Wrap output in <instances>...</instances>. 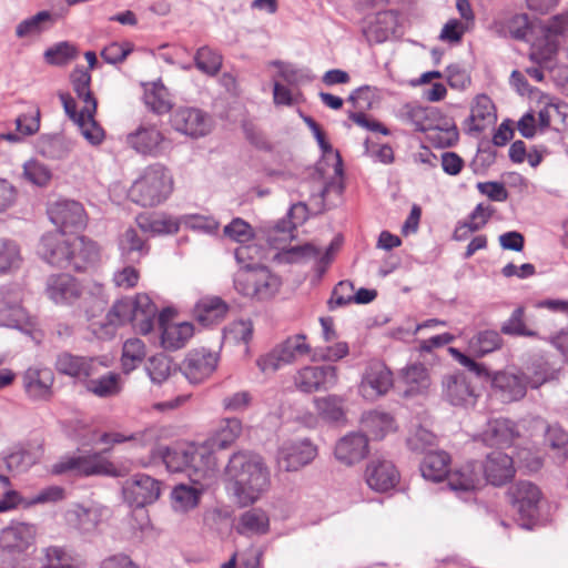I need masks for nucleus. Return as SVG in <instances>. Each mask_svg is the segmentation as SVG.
<instances>
[{"label": "nucleus", "instance_id": "nucleus-1", "mask_svg": "<svg viewBox=\"0 0 568 568\" xmlns=\"http://www.w3.org/2000/svg\"><path fill=\"white\" fill-rule=\"evenodd\" d=\"M151 460L162 462L171 473H186L191 483L211 480L217 469L213 453L193 444L155 445L151 449Z\"/></svg>", "mask_w": 568, "mask_h": 568}, {"label": "nucleus", "instance_id": "nucleus-2", "mask_svg": "<svg viewBox=\"0 0 568 568\" xmlns=\"http://www.w3.org/2000/svg\"><path fill=\"white\" fill-rule=\"evenodd\" d=\"M225 474L233 481L234 495L242 506L257 500L271 484L263 458L250 452L234 453L229 459Z\"/></svg>", "mask_w": 568, "mask_h": 568}, {"label": "nucleus", "instance_id": "nucleus-3", "mask_svg": "<svg viewBox=\"0 0 568 568\" xmlns=\"http://www.w3.org/2000/svg\"><path fill=\"white\" fill-rule=\"evenodd\" d=\"M173 190L170 171L160 163L146 166L129 190L132 202L153 207L164 202Z\"/></svg>", "mask_w": 568, "mask_h": 568}, {"label": "nucleus", "instance_id": "nucleus-4", "mask_svg": "<svg viewBox=\"0 0 568 568\" xmlns=\"http://www.w3.org/2000/svg\"><path fill=\"white\" fill-rule=\"evenodd\" d=\"M158 308L146 294H138L134 298L118 300L106 314V323L112 326H122L132 323L142 334L153 329Z\"/></svg>", "mask_w": 568, "mask_h": 568}, {"label": "nucleus", "instance_id": "nucleus-5", "mask_svg": "<svg viewBox=\"0 0 568 568\" xmlns=\"http://www.w3.org/2000/svg\"><path fill=\"white\" fill-rule=\"evenodd\" d=\"M47 293L54 303L71 304L84 295L92 297V308L87 310L88 318L95 315V312L102 311L105 304L103 296V286L98 283H91L81 286L78 281L69 274L52 275L48 280Z\"/></svg>", "mask_w": 568, "mask_h": 568}, {"label": "nucleus", "instance_id": "nucleus-6", "mask_svg": "<svg viewBox=\"0 0 568 568\" xmlns=\"http://www.w3.org/2000/svg\"><path fill=\"white\" fill-rule=\"evenodd\" d=\"M109 452L110 448H105L102 452L64 456L53 465L52 471L57 475L74 473L81 476H122L123 473L103 456Z\"/></svg>", "mask_w": 568, "mask_h": 568}, {"label": "nucleus", "instance_id": "nucleus-7", "mask_svg": "<svg viewBox=\"0 0 568 568\" xmlns=\"http://www.w3.org/2000/svg\"><path fill=\"white\" fill-rule=\"evenodd\" d=\"M507 496L517 514L518 525L525 529H531L539 517L541 491L538 486L520 480L508 488Z\"/></svg>", "mask_w": 568, "mask_h": 568}, {"label": "nucleus", "instance_id": "nucleus-8", "mask_svg": "<svg viewBox=\"0 0 568 568\" xmlns=\"http://www.w3.org/2000/svg\"><path fill=\"white\" fill-rule=\"evenodd\" d=\"M0 326L29 332L32 326L22 306V291L17 284L0 286Z\"/></svg>", "mask_w": 568, "mask_h": 568}, {"label": "nucleus", "instance_id": "nucleus-9", "mask_svg": "<svg viewBox=\"0 0 568 568\" xmlns=\"http://www.w3.org/2000/svg\"><path fill=\"white\" fill-rule=\"evenodd\" d=\"M310 353L311 346L306 343V336L304 334H296L287 337L265 356L260 357L256 364L263 373L275 372Z\"/></svg>", "mask_w": 568, "mask_h": 568}, {"label": "nucleus", "instance_id": "nucleus-10", "mask_svg": "<svg viewBox=\"0 0 568 568\" xmlns=\"http://www.w3.org/2000/svg\"><path fill=\"white\" fill-rule=\"evenodd\" d=\"M122 494L131 507L142 508L159 499L161 481L146 474H135L124 481Z\"/></svg>", "mask_w": 568, "mask_h": 568}, {"label": "nucleus", "instance_id": "nucleus-11", "mask_svg": "<svg viewBox=\"0 0 568 568\" xmlns=\"http://www.w3.org/2000/svg\"><path fill=\"white\" fill-rule=\"evenodd\" d=\"M64 112L78 126L82 136L91 144H100L104 138L103 129L94 120L97 111H90L84 103L81 111L77 109L75 100L69 93H59Z\"/></svg>", "mask_w": 568, "mask_h": 568}, {"label": "nucleus", "instance_id": "nucleus-12", "mask_svg": "<svg viewBox=\"0 0 568 568\" xmlns=\"http://www.w3.org/2000/svg\"><path fill=\"white\" fill-rule=\"evenodd\" d=\"M338 381L337 368L331 365L305 366L294 376L296 388L303 393L325 392Z\"/></svg>", "mask_w": 568, "mask_h": 568}, {"label": "nucleus", "instance_id": "nucleus-13", "mask_svg": "<svg viewBox=\"0 0 568 568\" xmlns=\"http://www.w3.org/2000/svg\"><path fill=\"white\" fill-rule=\"evenodd\" d=\"M219 355L205 348L190 351L180 365L181 373L191 384L205 381L216 369Z\"/></svg>", "mask_w": 568, "mask_h": 568}, {"label": "nucleus", "instance_id": "nucleus-14", "mask_svg": "<svg viewBox=\"0 0 568 568\" xmlns=\"http://www.w3.org/2000/svg\"><path fill=\"white\" fill-rule=\"evenodd\" d=\"M126 142L143 155L160 156L171 149V142L154 125L139 126L128 135Z\"/></svg>", "mask_w": 568, "mask_h": 568}, {"label": "nucleus", "instance_id": "nucleus-15", "mask_svg": "<svg viewBox=\"0 0 568 568\" xmlns=\"http://www.w3.org/2000/svg\"><path fill=\"white\" fill-rule=\"evenodd\" d=\"M317 456V448L308 439L284 443L277 453L278 467L285 471H296L308 465Z\"/></svg>", "mask_w": 568, "mask_h": 568}, {"label": "nucleus", "instance_id": "nucleus-16", "mask_svg": "<svg viewBox=\"0 0 568 568\" xmlns=\"http://www.w3.org/2000/svg\"><path fill=\"white\" fill-rule=\"evenodd\" d=\"M72 240H67L63 234L48 233L41 237L38 253L48 264L57 267H70L72 255Z\"/></svg>", "mask_w": 568, "mask_h": 568}, {"label": "nucleus", "instance_id": "nucleus-17", "mask_svg": "<svg viewBox=\"0 0 568 568\" xmlns=\"http://www.w3.org/2000/svg\"><path fill=\"white\" fill-rule=\"evenodd\" d=\"M102 366L104 364L98 357L79 356L68 352L59 354L55 361L59 373L80 382H85L98 374Z\"/></svg>", "mask_w": 568, "mask_h": 568}, {"label": "nucleus", "instance_id": "nucleus-18", "mask_svg": "<svg viewBox=\"0 0 568 568\" xmlns=\"http://www.w3.org/2000/svg\"><path fill=\"white\" fill-rule=\"evenodd\" d=\"M171 122L176 131L193 138L203 136L211 129L209 115L192 106L178 108L172 114Z\"/></svg>", "mask_w": 568, "mask_h": 568}, {"label": "nucleus", "instance_id": "nucleus-19", "mask_svg": "<svg viewBox=\"0 0 568 568\" xmlns=\"http://www.w3.org/2000/svg\"><path fill=\"white\" fill-rule=\"evenodd\" d=\"M443 395L454 406L474 405L477 397L471 379L464 372L444 376Z\"/></svg>", "mask_w": 568, "mask_h": 568}, {"label": "nucleus", "instance_id": "nucleus-20", "mask_svg": "<svg viewBox=\"0 0 568 568\" xmlns=\"http://www.w3.org/2000/svg\"><path fill=\"white\" fill-rule=\"evenodd\" d=\"M392 386V372L383 363L374 362L367 366L358 389L364 398L374 400L385 395Z\"/></svg>", "mask_w": 568, "mask_h": 568}, {"label": "nucleus", "instance_id": "nucleus-21", "mask_svg": "<svg viewBox=\"0 0 568 568\" xmlns=\"http://www.w3.org/2000/svg\"><path fill=\"white\" fill-rule=\"evenodd\" d=\"M51 222L64 232L79 230L85 225V212L81 203L73 200H60L48 210Z\"/></svg>", "mask_w": 568, "mask_h": 568}, {"label": "nucleus", "instance_id": "nucleus-22", "mask_svg": "<svg viewBox=\"0 0 568 568\" xmlns=\"http://www.w3.org/2000/svg\"><path fill=\"white\" fill-rule=\"evenodd\" d=\"M36 528L26 523H12L3 528L0 535V545L3 550L12 555L26 552L33 546Z\"/></svg>", "mask_w": 568, "mask_h": 568}, {"label": "nucleus", "instance_id": "nucleus-23", "mask_svg": "<svg viewBox=\"0 0 568 568\" xmlns=\"http://www.w3.org/2000/svg\"><path fill=\"white\" fill-rule=\"evenodd\" d=\"M23 388L32 400H48L52 395L54 374L48 367H29L23 376Z\"/></svg>", "mask_w": 568, "mask_h": 568}, {"label": "nucleus", "instance_id": "nucleus-24", "mask_svg": "<svg viewBox=\"0 0 568 568\" xmlns=\"http://www.w3.org/2000/svg\"><path fill=\"white\" fill-rule=\"evenodd\" d=\"M335 457L346 466L363 460L368 454V438L363 433H349L335 445Z\"/></svg>", "mask_w": 568, "mask_h": 568}, {"label": "nucleus", "instance_id": "nucleus-25", "mask_svg": "<svg viewBox=\"0 0 568 568\" xmlns=\"http://www.w3.org/2000/svg\"><path fill=\"white\" fill-rule=\"evenodd\" d=\"M367 485L376 491H387L399 481V473L390 460L373 459L365 471Z\"/></svg>", "mask_w": 568, "mask_h": 568}, {"label": "nucleus", "instance_id": "nucleus-26", "mask_svg": "<svg viewBox=\"0 0 568 568\" xmlns=\"http://www.w3.org/2000/svg\"><path fill=\"white\" fill-rule=\"evenodd\" d=\"M518 436L519 430L517 425L507 418L489 420L486 428L479 435L485 445L497 448L511 446Z\"/></svg>", "mask_w": 568, "mask_h": 568}, {"label": "nucleus", "instance_id": "nucleus-27", "mask_svg": "<svg viewBox=\"0 0 568 568\" xmlns=\"http://www.w3.org/2000/svg\"><path fill=\"white\" fill-rule=\"evenodd\" d=\"M486 480L494 486H503L515 475L513 458L499 450L487 455L486 462L481 465Z\"/></svg>", "mask_w": 568, "mask_h": 568}, {"label": "nucleus", "instance_id": "nucleus-28", "mask_svg": "<svg viewBox=\"0 0 568 568\" xmlns=\"http://www.w3.org/2000/svg\"><path fill=\"white\" fill-rule=\"evenodd\" d=\"M531 428L542 437V446L546 449L562 453L568 447V430L558 422H549L540 416L530 422Z\"/></svg>", "mask_w": 568, "mask_h": 568}, {"label": "nucleus", "instance_id": "nucleus-29", "mask_svg": "<svg viewBox=\"0 0 568 568\" xmlns=\"http://www.w3.org/2000/svg\"><path fill=\"white\" fill-rule=\"evenodd\" d=\"M158 322L162 332L161 343L166 349H180L193 336L194 328L191 323H165V312L159 314Z\"/></svg>", "mask_w": 568, "mask_h": 568}, {"label": "nucleus", "instance_id": "nucleus-30", "mask_svg": "<svg viewBox=\"0 0 568 568\" xmlns=\"http://www.w3.org/2000/svg\"><path fill=\"white\" fill-rule=\"evenodd\" d=\"M493 387L500 393L503 402H515L525 397L527 382L523 375L498 372L490 379Z\"/></svg>", "mask_w": 568, "mask_h": 568}, {"label": "nucleus", "instance_id": "nucleus-31", "mask_svg": "<svg viewBox=\"0 0 568 568\" xmlns=\"http://www.w3.org/2000/svg\"><path fill=\"white\" fill-rule=\"evenodd\" d=\"M448 486L452 490L464 493L471 491L481 485V464L478 462H468L460 468L448 475Z\"/></svg>", "mask_w": 568, "mask_h": 568}, {"label": "nucleus", "instance_id": "nucleus-32", "mask_svg": "<svg viewBox=\"0 0 568 568\" xmlns=\"http://www.w3.org/2000/svg\"><path fill=\"white\" fill-rule=\"evenodd\" d=\"M450 456L439 449H435L424 456L419 469L422 476L429 481L438 483L448 479Z\"/></svg>", "mask_w": 568, "mask_h": 568}, {"label": "nucleus", "instance_id": "nucleus-33", "mask_svg": "<svg viewBox=\"0 0 568 568\" xmlns=\"http://www.w3.org/2000/svg\"><path fill=\"white\" fill-rule=\"evenodd\" d=\"M227 311L229 305L221 297L205 296L195 304L193 313L199 323L209 326L223 320Z\"/></svg>", "mask_w": 568, "mask_h": 568}, {"label": "nucleus", "instance_id": "nucleus-34", "mask_svg": "<svg viewBox=\"0 0 568 568\" xmlns=\"http://www.w3.org/2000/svg\"><path fill=\"white\" fill-rule=\"evenodd\" d=\"M361 425L364 435L372 439H382L394 430L395 423L390 414L379 410H369L363 414Z\"/></svg>", "mask_w": 568, "mask_h": 568}, {"label": "nucleus", "instance_id": "nucleus-35", "mask_svg": "<svg viewBox=\"0 0 568 568\" xmlns=\"http://www.w3.org/2000/svg\"><path fill=\"white\" fill-rule=\"evenodd\" d=\"M467 121L469 122V131L474 132H481L488 125L495 123V105L489 97L485 94L476 97Z\"/></svg>", "mask_w": 568, "mask_h": 568}, {"label": "nucleus", "instance_id": "nucleus-36", "mask_svg": "<svg viewBox=\"0 0 568 568\" xmlns=\"http://www.w3.org/2000/svg\"><path fill=\"white\" fill-rule=\"evenodd\" d=\"M242 433V422L236 417L220 420L207 443L212 449L230 447Z\"/></svg>", "mask_w": 568, "mask_h": 568}, {"label": "nucleus", "instance_id": "nucleus-37", "mask_svg": "<svg viewBox=\"0 0 568 568\" xmlns=\"http://www.w3.org/2000/svg\"><path fill=\"white\" fill-rule=\"evenodd\" d=\"M121 256L125 263H138L149 253L145 240L135 229L129 227L119 240Z\"/></svg>", "mask_w": 568, "mask_h": 568}, {"label": "nucleus", "instance_id": "nucleus-38", "mask_svg": "<svg viewBox=\"0 0 568 568\" xmlns=\"http://www.w3.org/2000/svg\"><path fill=\"white\" fill-rule=\"evenodd\" d=\"M71 266L75 271H84L88 265L94 264L100 256L99 247L95 242L84 237L75 236L72 239Z\"/></svg>", "mask_w": 568, "mask_h": 568}, {"label": "nucleus", "instance_id": "nucleus-39", "mask_svg": "<svg viewBox=\"0 0 568 568\" xmlns=\"http://www.w3.org/2000/svg\"><path fill=\"white\" fill-rule=\"evenodd\" d=\"M495 213V209L490 205L479 203L469 214L468 220L459 222L454 232V239L463 241L468 236V233L477 232L483 229L491 215Z\"/></svg>", "mask_w": 568, "mask_h": 568}, {"label": "nucleus", "instance_id": "nucleus-40", "mask_svg": "<svg viewBox=\"0 0 568 568\" xmlns=\"http://www.w3.org/2000/svg\"><path fill=\"white\" fill-rule=\"evenodd\" d=\"M402 381L406 385L405 396L425 392L430 385L428 369L422 363H413L402 371Z\"/></svg>", "mask_w": 568, "mask_h": 568}, {"label": "nucleus", "instance_id": "nucleus-41", "mask_svg": "<svg viewBox=\"0 0 568 568\" xmlns=\"http://www.w3.org/2000/svg\"><path fill=\"white\" fill-rule=\"evenodd\" d=\"M268 528L270 518L267 514L261 508H252L241 514L236 531L245 536L264 535L268 531Z\"/></svg>", "mask_w": 568, "mask_h": 568}, {"label": "nucleus", "instance_id": "nucleus-42", "mask_svg": "<svg viewBox=\"0 0 568 568\" xmlns=\"http://www.w3.org/2000/svg\"><path fill=\"white\" fill-rule=\"evenodd\" d=\"M210 480L192 483L193 486L178 485L172 491L173 507L180 511H186L197 506L201 494L205 490Z\"/></svg>", "mask_w": 568, "mask_h": 568}, {"label": "nucleus", "instance_id": "nucleus-43", "mask_svg": "<svg viewBox=\"0 0 568 568\" xmlns=\"http://www.w3.org/2000/svg\"><path fill=\"white\" fill-rule=\"evenodd\" d=\"M318 416L328 423H344L346 420L345 400L338 395H327L314 398Z\"/></svg>", "mask_w": 568, "mask_h": 568}, {"label": "nucleus", "instance_id": "nucleus-44", "mask_svg": "<svg viewBox=\"0 0 568 568\" xmlns=\"http://www.w3.org/2000/svg\"><path fill=\"white\" fill-rule=\"evenodd\" d=\"M407 448L416 455H427L437 449V436L423 426L412 428L406 438Z\"/></svg>", "mask_w": 568, "mask_h": 568}, {"label": "nucleus", "instance_id": "nucleus-45", "mask_svg": "<svg viewBox=\"0 0 568 568\" xmlns=\"http://www.w3.org/2000/svg\"><path fill=\"white\" fill-rule=\"evenodd\" d=\"M103 511L104 508L102 507H83L78 505L69 513V517L70 521L73 523L79 530L90 532L101 523Z\"/></svg>", "mask_w": 568, "mask_h": 568}, {"label": "nucleus", "instance_id": "nucleus-46", "mask_svg": "<svg viewBox=\"0 0 568 568\" xmlns=\"http://www.w3.org/2000/svg\"><path fill=\"white\" fill-rule=\"evenodd\" d=\"M568 34V13L552 17L546 27L545 49L541 51L542 59H550L558 50V42L555 37Z\"/></svg>", "mask_w": 568, "mask_h": 568}, {"label": "nucleus", "instance_id": "nucleus-47", "mask_svg": "<svg viewBox=\"0 0 568 568\" xmlns=\"http://www.w3.org/2000/svg\"><path fill=\"white\" fill-rule=\"evenodd\" d=\"M72 89L77 97L88 104L90 111H97V99L91 91V74L83 67H77L70 74Z\"/></svg>", "mask_w": 568, "mask_h": 568}, {"label": "nucleus", "instance_id": "nucleus-48", "mask_svg": "<svg viewBox=\"0 0 568 568\" xmlns=\"http://www.w3.org/2000/svg\"><path fill=\"white\" fill-rule=\"evenodd\" d=\"M503 346V337L495 329H484L469 339V348L476 356H485Z\"/></svg>", "mask_w": 568, "mask_h": 568}, {"label": "nucleus", "instance_id": "nucleus-49", "mask_svg": "<svg viewBox=\"0 0 568 568\" xmlns=\"http://www.w3.org/2000/svg\"><path fill=\"white\" fill-rule=\"evenodd\" d=\"M85 387L88 392L101 398L118 395L121 392L120 375L108 373L98 378L92 376L85 381Z\"/></svg>", "mask_w": 568, "mask_h": 568}, {"label": "nucleus", "instance_id": "nucleus-50", "mask_svg": "<svg viewBox=\"0 0 568 568\" xmlns=\"http://www.w3.org/2000/svg\"><path fill=\"white\" fill-rule=\"evenodd\" d=\"M51 21L52 16L49 11H39L17 24L16 37L19 39L38 37L49 28L47 23Z\"/></svg>", "mask_w": 568, "mask_h": 568}, {"label": "nucleus", "instance_id": "nucleus-51", "mask_svg": "<svg viewBox=\"0 0 568 568\" xmlns=\"http://www.w3.org/2000/svg\"><path fill=\"white\" fill-rule=\"evenodd\" d=\"M42 552L38 568H80L73 556L62 547L50 546Z\"/></svg>", "mask_w": 568, "mask_h": 568}, {"label": "nucleus", "instance_id": "nucleus-52", "mask_svg": "<svg viewBox=\"0 0 568 568\" xmlns=\"http://www.w3.org/2000/svg\"><path fill=\"white\" fill-rule=\"evenodd\" d=\"M282 285L281 278L265 266H257L254 298L264 301L273 297Z\"/></svg>", "mask_w": 568, "mask_h": 568}, {"label": "nucleus", "instance_id": "nucleus-53", "mask_svg": "<svg viewBox=\"0 0 568 568\" xmlns=\"http://www.w3.org/2000/svg\"><path fill=\"white\" fill-rule=\"evenodd\" d=\"M146 355L145 345L140 338H129L123 344L121 364L125 374L135 369Z\"/></svg>", "mask_w": 568, "mask_h": 568}, {"label": "nucleus", "instance_id": "nucleus-54", "mask_svg": "<svg viewBox=\"0 0 568 568\" xmlns=\"http://www.w3.org/2000/svg\"><path fill=\"white\" fill-rule=\"evenodd\" d=\"M528 386L539 388L556 378V369L544 358H537L528 366L527 375H523Z\"/></svg>", "mask_w": 568, "mask_h": 568}, {"label": "nucleus", "instance_id": "nucleus-55", "mask_svg": "<svg viewBox=\"0 0 568 568\" xmlns=\"http://www.w3.org/2000/svg\"><path fill=\"white\" fill-rule=\"evenodd\" d=\"M145 104L156 114H165L170 112L172 103L169 99L166 88L161 83H153L144 94Z\"/></svg>", "mask_w": 568, "mask_h": 568}, {"label": "nucleus", "instance_id": "nucleus-56", "mask_svg": "<svg viewBox=\"0 0 568 568\" xmlns=\"http://www.w3.org/2000/svg\"><path fill=\"white\" fill-rule=\"evenodd\" d=\"M172 361L164 354L150 357L145 364V371L154 384L165 382L173 371Z\"/></svg>", "mask_w": 568, "mask_h": 568}, {"label": "nucleus", "instance_id": "nucleus-57", "mask_svg": "<svg viewBox=\"0 0 568 568\" xmlns=\"http://www.w3.org/2000/svg\"><path fill=\"white\" fill-rule=\"evenodd\" d=\"M195 67L207 75H215L222 67V55L207 45L197 49L194 55Z\"/></svg>", "mask_w": 568, "mask_h": 568}, {"label": "nucleus", "instance_id": "nucleus-58", "mask_svg": "<svg viewBox=\"0 0 568 568\" xmlns=\"http://www.w3.org/2000/svg\"><path fill=\"white\" fill-rule=\"evenodd\" d=\"M38 456L19 447L3 457L2 462L9 471L22 473L37 463Z\"/></svg>", "mask_w": 568, "mask_h": 568}, {"label": "nucleus", "instance_id": "nucleus-59", "mask_svg": "<svg viewBox=\"0 0 568 568\" xmlns=\"http://www.w3.org/2000/svg\"><path fill=\"white\" fill-rule=\"evenodd\" d=\"M20 263V248L16 242L0 240V275L19 268Z\"/></svg>", "mask_w": 568, "mask_h": 568}, {"label": "nucleus", "instance_id": "nucleus-60", "mask_svg": "<svg viewBox=\"0 0 568 568\" xmlns=\"http://www.w3.org/2000/svg\"><path fill=\"white\" fill-rule=\"evenodd\" d=\"M257 276V266L251 267L250 265L241 266V270L235 274L234 287L243 296L254 298L256 295L255 284Z\"/></svg>", "mask_w": 568, "mask_h": 568}, {"label": "nucleus", "instance_id": "nucleus-61", "mask_svg": "<svg viewBox=\"0 0 568 568\" xmlns=\"http://www.w3.org/2000/svg\"><path fill=\"white\" fill-rule=\"evenodd\" d=\"M525 308L519 306L515 308L510 317L503 323L500 332L509 336H536V332L526 327L525 321Z\"/></svg>", "mask_w": 568, "mask_h": 568}, {"label": "nucleus", "instance_id": "nucleus-62", "mask_svg": "<svg viewBox=\"0 0 568 568\" xmlns=\"http://www.w3.org/2000/svg\"><path fill=\"white\" fill-rule=\"evenodd\" d=\"M78 54L77 48L68 41H62L44 51V59L52 65H64Z\"/></svg>", "mask_w": 568, "mask_h": 568}, {"label": "nucleus", "instance_id": "nucleus-63", "mask_svg": "<svg viewBox=\"0 0 568 568\" xmlns=\"http://www.w3.org/2000/svg\"><path fill=\"white\" fill-rule=\"evenodd\" d=\"M23 176L37 186H45L51 181L50 169L38 160H29L23 164Z\"/></svg>", "mask_w": 568, "mask_h": 568}, {"label": "nucleus", "instance_id": "nucleus-64", "mask_svg": "<svg viewBox=\"0 0 568 568\" xmlns=\"http://www.w3.org/2000/svg\"><path fill=\"white\" fill-rule=\"evenodd\" d=\"M274 65L278 68V75L288 84L298 85L311 82L314 79L308 69H300L281 61H275Z\"/></svg>", "mask_w": 568, "mask_h": 568}]
</instances>
